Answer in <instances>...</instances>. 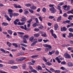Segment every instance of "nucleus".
I'll list each match as a JSON object with an SVG mask.
<instances>
[{"label":"nucleus","mask_w":73,"mask_h":73,"mask_svg":"<svg viewBox=\"0 0 73 73\" xmlns=\"http://www.w3.org/2000/svg\"><path fill=\"white\" fill-rule=\"evenodd\" d=\"M60 70H56L54 71L55 73H60Z\"/></svg>","instance_id":"nucleus-27"},{"label":"nucleus","mask_w":73,"mask_h":73,"mask_svg":"<svg viewBox=\"0 0 73 73\" xmlns=\"http://www.w3.org/2000/svg\"><path fill=\"white\" fill-rule=\"evenodd\" d=\"M64 57L66 58H71V56H70V55L68 54L67 53L64 54Z\"/></svg>","instance_id":"nucleus-4"},{"label":"nucleus","mask_w":73,"mask_h":73,"mask_svg":"<svg viewBox=\"0 0 73 73\" xmlns=\"http://www.w3.org/2000/svg\"><path fill=\"white\" fill-rule=\"evenodd\" d=\"M66 34H63L62 35V37H64V38H66Z\"/></svg>","instance_id":"nucleus-41"},{"label":"nucleus","mask_w":73,"mask_h":73,"mask_svg":"<svg viewBox=\"0 0 73 73\" xmlns=\"http://www.w3.org/2000/svg\"><path fill=\"white\" fill-rule=\"evenodd\" d=\"M68 66H73V64L71 62H68Z\"/></svg>","instance_id":"nucleus-19"},{"label":"nucleus","mask_w":73,"mask_h":73,"mask_svg":"<svg viewBox=\"0 0 73 73\" xmlns=\"http://www.w3.org/2000/svg\"><path fill=\"white\" fill-rule=\"evenodd\" d=\"M17 33L19 35H24V33L21 32H18Z\"/></svg>","instance_id":"nucleus-24"},{"label":"nucleus","mask_w":73,"mask_h":73,"mask_svg":"<svg viewBox=\"0 0 73 73\" xmlns=\"http://www.w3.org/2000/svg\"><path fill=\"white\" fill-rule=\"evenodd\" d=\"M50 71H51L52 72H54V71H55V70H54V69L52 68H50Z\"/></svg>","instance_id":"nucleus-55"},{"label":"nucleus","mask_w":73,"mask_h":73,"mask_svg":"<svg viewBox=\"0 0 73 73\" xmlns=\"http://www.w3.org/2000/svg\"><path fill=\"white\" fill-rule=\"evenodd\" d=\"M63 58H60V56L57 57L55 59V60H57V62H58V63L60 64V63H61V61L60 60H63Z\"/></svg>","instance_id":"nucleus-3"},{"label":"nucleus","mask_w":73,"mask_h":73,"mask_svg":"<svg viewBox=\"0 0 73 73\" xmlns=\"http://www.w3.org/2000/svg\"><path fill=\"white\" fill-rule=\"evenodd\" d=\"M2 26H6L8 25V24L7 23L4 22L2 23Z\"/></svg>","instance_id":"nucleus-18"},{"label":"nucleus","mask_w":73,"mask_h":73,"mask_svg":"<svg viewBox=\"0 0 73 73\" xmlns=\"http://www.w3.org/2000/svg\"><path fill=\"white\" fill-rule=\"evenodd\" d=\"M49 7H50L53 8V7H54V5L50 4V5H49Z\"/></svg>","instance_id":"nucleus-57"},{"label":"nucleus","mask_w":73,"mask_h":73,"mask_svg":"<svg viewBox=\"0 0 73 73\" xmlns=\"http://www.w3.org/2000/svg\"><path fill=\"white\" fill-rule=\"evenodd\" d=\"M54 27L55 31H57V28H58V25H57V24H55L54 26Z\"/></svg>","instance_id":"nucleus-11"},{"label":"nucleus","mask_w":73,"mask_h":73,"mask_svg":"<svg viewBox=\"0 0 73 73\" xmlns=\"http://www.w3.org/2000/svg\"><path fill=\"white\" fill-rule=\"evenodd\" d=\"M42 11L43 12H46V8L45 7L43 8L42 9Z\"/></svg>","instance_id":"nucleus-32"},{"label":"nucleus","mask_w":73,"mask_h":73,"mask_svg":"<svg viewBox=\"0 0 73 73\" xmlns=\"http://www.w3.org/2000/svg\"><path fill=\"white\" fill-rule=\"evenodd\" d=\"M24 27L23 26H21L20 27V28H21V29H25L26 31L27 30V25H24Z\"/></svg>","instance_id":"nucleus-6"},{"label":"nucleus","mask_w":73,"mask_h":73,"mask_svg":"<svg viewBox=\"0 0 73 73\" xmlns=\"http://www.w3.org/2000/svg\"><path fill=\"white\" fill-rule=\"evenodd\" d=\"M70 6L69 5H68L66 9H64V10H65V11H68V10H69V9H70Z\"/></svg>","instance_id":"nucleus-15"},{"label":"nucleus","mask_w":73,"mask_h":73,"mask_svg":"<svg viewBox=\"0 0 73 73\" xmlns=\"http://www.w3.org/2000/svg\"><path fill=\"white\" fill-rule=\"evenodd\" d=\"M47 47L49 49L52 48V46H50V45H47Z\"/></svg>","instance_id":"nucleus-35"},{"label":"nucleus","mask_w":73,"mask_h":73,"mask_svg":"<svg viewBox=\"0 0 73 73\" xmlns=\"http://www.w3.org/2000/svg\"><path fill=\"white\" fill-rule=\"evenodd\" d=\"M25 22H23L21 23L20 22H18L17 24L18 25H24V24H25Z\"/></svg>","instance_id":"nucleus-10"},{"label":"nucleus","mask_w":73,"mask_h":73,"mask_svg":"<svg viewBox=\"0 0 73 73\" xmlns=\"http://www.w3.org/2000/svg\"><path fill=\"white\" fill-rule=\"evenodd\" d=\"M43 41H44V42H48V41H49V40H43Z\"/></svg>","instance_id":"nucleus-63"},{"label":"nucleus","mask_w":73,"mask_h":73,"mask_svg":"<svg viewBox=\"0 0 73 73\" xmlns=\"http://www.w3.org/2000/svg\"><path fill=\"white\" fill-rule=\"evenodd\" d=\"M69 31L71 32H73V29L72 28H70L69 29Z\"/></svg>","instance_id":"nucleus-43"},{"label":"nucleus","mask_w":73,"mask_h":73,"mask_svg":"<svg viewBox=\"0 0 73 73\" xmlns=\"http://www.w3.org/2000/svg\"><path fill=\"white\" fill-rule=\"evenodd\" d=\"M21 45H22V46H25V47H27V45L25 44H23V43L21 44Z\"/></svg>","instance_id":"nucleus-48"},{"label":"nucleus","mask_w":73,"mask_h":73,"mask_svg":"<svg viewBox=\"0 0 73 73\" xmlns=\"http://www.w3.org/2000/svg\"><path fill=\"white\" fill-rule=\"evenodd\" d=\"M47 25L48 26H49L50 27V26H51V25H52V24L50 22H48L47 23Z\"/></svg>","instance_id":"nucleus-62"},{"label":"nucleus","mask_w":73,"mask_h":73,"mask_svg":"<svg viewBox=\"0 0 73 73\" xmlns=\"http://www.w3.org/2000/svg\"><path fill=\"white\" fill-rule=\"evenodd\" d=\"M20 37H21V38H23V39H24L25 38H28V37H29V36L28 35H25L24 36H23V35H21Z\"/></svg>","instance_id":"nucleus-8"},{"label":"nucleus","mask_w":73,"mask_h":73,"mask_svg":"<svg viewBox=\"0 0 73 73\" xmlns=\"http://www.w3.org/2000/svg\"><path fill=\"white\" fill-rule=\"evenodd\" d=\"M13 45L16 48H17V47H18V46H17V44L16 43H13Z\"/></svg>","instance_id":"nucleus-31"},{"label":"nucleus","mask_w":73,"mask_h":73,"mask_svg":"<svg viewBox=\"0 0 73 73\" xmlns=\"http://www.w3.org/2000/svg\"><path fill=\"white\" fill-rule=\"evenodd\" d=\"M5 17L6 18L7 20L8 21H11V18H10L8 17V16L7 15H5Z\"/></svg>","instance_id":"nucleus-17"},{"label":"nucleus","mask_w":73,"mask_h":73,"mask_svg":"<svg viewBox=\"0 0 73 73\" xmlns=\"http://www.w3.org/2000/svg\"><path fill=\"white\" fill-rule=\"evenodd\" d=\"M49 49L48 48H46L44 49V51L46 52H48V51H49Z\"/></svg>","instance_id":"nucleus-45"},{"label":"nucleus","mask_w":73,"mask_h":73,"mask_svg":"<svg viewBox=\"0 0 73 73\" xmlns=\"http://www.w3.org/2000/svg\"><path fill=\"white\" fill-rule=\"evenodd\" d=\"M60 6V5H58V7L57 8V9H58V10H61V7Z\"/></svg>","instance_id":"nucleus-47"},{"label":"nucleus","mask_w":73,"mask_h":73,"mask_svg":"<svg viewBox=\"0 0 73 73\" xmlns=\"http://www.w3.org/2000/svg\"><path fill=\"white\" fill-rule=\"evenodd\" d=\"M68 15H67V14H66V13H64L63 15V16L64 17H66Z\"/></svg>","instance_id":"nucleus-61"},{"label":"nucleus","mask_w":73,"mask_h":73,"mask_svg":"<svg viewBox=\"0 0 73 73\" xmlns=\"http://www.w3.org/2000/svg\"><path fill=\"white\" fill-rule=\"evenodd\" d=\"M0 50H1V52H4V53H5V50H4V49L3 48H1V49Z\"/></svg>","instance_id":"nucleus-39"},{"label":"nucleus","mask_w":73,"mask_h":73,"mask_svg":"<svg viewBox=\"0 0 73 73\" xmlns=\"http://www.w3.org/2000/svg\"><path fill=\"white\" fill-rule=\"evenodd\" d=\"M29 12H30V13H33V11L31 9H29Z\"/></svg>","instance_id":"nucleus-46"},{"label":"nucleus","mask_w":73,"mask_h":73,"mask_svg":"<svg viewBox=\"0 0 73 73\" xmlns=\"http://www.w3.org/2000/svg\"><path fill=\"white\" fill-rule=\"evenodd\" d=\"M67 28H66V27H64L62 28H61L60 30L62 32H63V31H67Z\"/></svg>","instance_id":"nucleus-7"},{"label":"nucleus","mask_w":73,"mask_h":73,"mask_svg":"<svg viewBox=\"0 0 73 73\" xmlns=\"http://www.w3.org/2000/svg\"><path fill=\"white\" fill-rule=\"evenodd\" d=\"M37 26H40V24H39V22H38V19H37Z\"/></svg>","instance_id":"nucleus-36"},{"label":"nucleus","mask_w":73,"mask_h":73,"mask_svg":"<svg viewBox=\"0 0 73 73\" xmlns=\"http://www.w3.org/2000/svg\"><path fill=\"white\" fill-rule=\"evenodd\" d=\"M38 69L39 70H42V68L40 66H38Z\"/></svg>","instance_id":"nucleus-50"},{"label":"nucleus","mask_w":73,"mask_h":73,"mask_svg":"<svg viewBox=\"0 0 73 73\" xmlns=\"http://www.w3.org/2000/svg\"><path fill=\"white\" fill-rule=\"evenodd\" d=\"M25 5L26 6V7H30L31 5L30 3H29L25 4Z\"/></svg>","instance_id":"nucleus-40"},{"label":"nucleus","mask_w":73,"mask_h":73,"mask_svg":"<svg viewBox=\"0 0 73 73\" xmlns=\"http://www.w3.org/2000/svg\"><path fill=\"white\" fill-rule=\"evenodd\" d=\"M69 35L70 37H73V34L72 33H69Z\"/></svg>","instance_id":"nucleus-52"},{"label":"nucleus","mask_w":73,"mask_h":73,"mask_svg":"<svg viewBox=\"0 0 73 73\" xmlns=\"http://www.w3.org/2000/svg\"><path fill=\"white\" fill-rule=\"evenodd\" d=\"M36 26L37 23H36L33 24V27H36Z\"/></svg>","instance_id":"nucleus-54"},{"label":"nucleus","mask_w":73,"mask_h":73,"mask_svg":"<svg viewBox=\"0 0 73 73\" xmlns=\"http://www.w3.org/2000/svg\"><path fill=\"white\" fill-rule=\"evenodd\" d=\"M39 29H42L44 28V27L42 26H40V27H39Z\"/></svg>","instance_id":"nucleus-56"},{"label":"nucleus","mask_w":73,"mask_h":73,"mask_svg":"<svg viewBox=\"0 0 73 73\" xmlns=\"http://www.w3.org/2000/svg\"><path fill=\"white\" fill-rule=\"evenodd\" d=\"M23 10L22 9H20L19 10V13H22V12H23Z\"/></svg>","instance_id":"nucleus-59"},{"label":"nucleus","mask_w":73,"mask_h":73,"mask_svg":"<svg viewBox=\"0 0 73 73\" xmlns=\"http://www.w3.org/2000/svg\"><path fill=\"white\" fill-rule=\"evenodd\" d=\"M27 20V19L25 17H22V19L21 20V21L22 22L23 21H25Z\"/></svg>","instance_id":"nucleus-12"},{"label":"nucleus","mask_w":73,"mask_h":73,"mask_svg":"<svg viewBox=\"0 0 73 73\" xmlns=\"http://www.w3.org/2000/svg\"><path fill=\"white\" fill-rule=\"evenodd\" d=\"M27 58L25 57H21L20 58V61H24V60H25V59Z\"/></svg>","instance_id":"nucleus-14"},{"label":"nucleus","mask_w":73,"mask_h":73,"mask_svg":"<svg viewBox=\"0 0 73 73\" xmlns=\"http://www.w3.org/2000/svg\"><path fill=\"white\" fill-rule=\"evenodd\" d=\"M52 35L53 36L54 38H57V35L56 34H53Z\"/></svg>","instance_id":"nucleus-30"},{"label":"nucleus","mask_w":73,"mask_h":73,"mask_svg":"<svg viewBox=\"0 0 73 73\" xmlns=\"http://www.w3.org/2000/svg\"><path fill=\"white\" fill-rule=\"evenodd\" d=\"M42 60L43 61H44L45 62H47V60L46 59V58H45V57H43L42 58Z\"/></svg>","instance_id":"nucleus-29"},{"label":"nucleus","mask_w":73,"mask_h":73,"mask_svg":"<svg viewBox=\"0 0 73 73\" xmlns=\"http://www.w3.org/2000/svg\"><path fill=\"white\" fill-rule=\"evenodd\" d=\"M54 17L50 16H49V19H53Z\"/></svg>","instance_id":"nucleus-53"},{"label":"nucleus","mask_w":73,"mask_h":73,"mask_svg":"<svg viewBox=\"0 0 73 73\" xmlns=\"http://www.w3.org/2000/svg\"><path fill=\"white\" fill-rule=\"evenodd\" d=\"M64 4V2H62L60 3H59L58 4V5H59L60 6H61L62 5H63V4Z\"/></svg>","instance_id":"nucleus-33"},{"label":"nucleus","mask_w":73,"mask_h":73,"mask_svg":"<svg viewBox=\"0 0 73 73\" xmlns=\"http://www.w3.org/2000/svg\"><path fill=\"white\" fill-rule=\"evenodd\" d=\"M61 64H63L64 65V64H66V62L65 61L62 62L61 63Z\"/></svg>","instance_id":"nucleus-64"},{"label":"nucleus","mask_w":73,"mask_h":73,"mask_svg":"<svg viewBox=\"0 0 73 73\" xmlns=\"http://www.w3.org/2000/svg\"><path fill=\"white\" fill-rule=\"evenodd\" d=\"M70 25H68L67 26L68 28H69V27H73V23H71L70 24Z\"/></svg>","instance_id":"nucleus-25"},{"label":"nucleus","mask_w":73,"mask_h":73,"mask_svg":"<svg viewBox=\"0 0 73 73\" xmlns=\"http://www.w3.org/2000/svg\"><path fill=\"white\" fill-rule=\"evenodd\" d=\"M38 19L40 21H42V17H38Z\"/></svg>","instance_id":"nucleus-38"},{"label":"nucleus","mask_w":73,"mask_h":73,"mask_svg":"<svg viewBox=\"0 0 73 73\" xmlns=\"http://www.w3.org/2000/svg\"><path fill=\"white\" fill-rule=\"evenodd\" d=\"M6 37L7 38H11V36H9V34H8L7 35Z\"/></svg>","instance_id":"nucleus-51"},{"label":"nucleus","mask_w":73,"mask_h":73,"mask_svg":"<svg viewBox=\"0 0 73 73\" xmlns=\"http://www.w3.org/2000/svg\"><path fill=\"white\" fill-rule=\"evenodd\" d=\"M32 21V19H31L29 21H27V23H29L27 25V27H30V25L31 24V21Z\"/></svg>","instance_id":"nucleus-9"},{"label":"nucleus","mask_w":73,"mask_h":73,"mask_svg":"<svg viewBox=\"0 0 73 73\" xmlns=\"http://www.w3.org/2000/svg\"><path fill=\"white\" fill-rule=\"evenodd\" d=\"M8 13L10 17L12 18L13 16V10L11 9H9L8 10Z\"/></svg>","instance_id":"nucleus-2"},{"label":"nucleus","mask_w":73,"mask_h":73,"mask_svg":"<svg viewBox=\"0 0 73 73\" xmlns=\"http://www.w3.org/2000/svg\"><path fill=\"white\" fill-rule=\"evenodd\" d=\"M67 13L68 14L69 13H72V14H73V12L72 11H69L68 12H67Z\"/></svg>","instance_id":"nucleus-49"},{"label":"nucleus","mask_w":73,"mask_h":73,"mask_svg":"<svg viewBox=\"0 0 73 73\" xmlns=\"http://www.w3.org/2000/svg\"><path fill=\"white\" fill-rule=\"evenodd\" d=\"M50 11H51V13H54L55 12H56V9L54 7H53L52 8H51L50 9Z\"/></svg>","instance_id":"nucleus-5"},{"label":"nucleus","mask_w":73,"mask_h":73,"mask_svg":"<svg viewBox=\"0 0 73 73\" xmlns=\"http://www.w3.org/2000/svg\"><path fill=\"white\" fill-rule=\"evenodd\" d=\"M61 20V16H60L57 19V21H60V20Z\"/></svg>","instance_id":"nucleus-28"},{"label":"nucleus","mask_w":73,"mask_h":73,"mask_svg":"<svg viewBox=\"0 0 73 73\" xmlns=\"http://www.w3.org/2000/svg\"><path fill=\"white\" fill-rule=\"evenodd\" d=\"M22 67L23 69H25V68H26V65H25V64H23L22 66Z\"/></svg>","instance_id":"nucleus-42"},{"label":"nucleus","mask_w":73,"mask_h":73,"mask_svg":"<svg viewBox=\"0 0 73 73\" xmlns=\"http://www.w3.org/2000/svg\"><path fill=\"white\" fill-rule=\"evenodd\" d=\"M9 64H14L15 63V61L13 60L9 61Z\"/></svg>","instance_id":"nucleus-22"},{"label":"nucleus","mask_w":73,"mask_h":73,"mask_svg":"<svg viewBox=\"0 0 73 73\" xmlns=\"http://www.w3.org/2000/svg\"><path fill=\"white\" fill-rule=\"evenodd\" d=\"M46 64L47 65H48V66H50V65H52V63H49V62H48L46 63Z\"/></svg>","instance_id":"nucleus-34"},{"label":"nucleus","mask_w":73,"mask_h":73,"mask_svg":"<svg viewBox=\"0 0 73 73\" xmlns=\"http://www.w3.org/2000/svg\"><path fill=\"white\" fill-rule=\"evenodd\" d=\"M29 68L30 69V70H32L33 69V67L31 66H29Z\"/></svg>","instance_id":"nucleus-58"},{"label":"nucleus","mask_w":73,"mask_h":73,"mask_svg":"<svg viewBox=\"0 0 73 73\" xmlns=\"http://www.w3.org/2000/svg\"><path fill=\"white\" fill-rule=\"evenodd\" d=\"M7 45H8L9 47H11V45H12L11 43L9 42H7Z\"/></svg>","instance_id":"nucleus-26"},{"label":"nucleus","mask_w":73,"mask_h":73,"mask_svg":"<svg viewBox=\"0 0 73 73\" xmlns=\"http://www.w3.org/2000/svg\"><path fill=\"white\" fill-rule=\"evenodd\" d=\"M29 73H32L33 72V73H37V71L36 70L33 69L31 71H29Z\"/></svg>","instance_id":"nucleus-13"},{"label":"nucleus","mask_w":73,"mask_h":73,"mask_svg":"<svg viewBox=\"0 0 73 73\" xmlns=\"http://www.w3.org/2000/svg\"><path fill=\"white\" fill-rule=\"evenodd\" d=\"M69 42L71 44H73V40H69Z\"/></svg>","instance_id":"nucleus-60"},{"label":"nucleus","mask_w":73,"mask_h":73,"mask_svg":"<svg viewBox=\"0 0 73 73\" xmlns=\"http://www.w3.org/2000/svg\"><path fill=\"white\" fill-rule=\"evenodd\" d=\"M34 37L33 36H32L29 38V40L31 42H34L31 44V46H33L35 45L36 43H37V39H34ZM34 39V40H33Z\"/></svg>","instance_id":"nucleus-1"},{"label":"nucleus","mask_w":73,"mask_h":73,"mask_svg":"<svg viewBox=\"0 0 73 73\" xmlns=\"http://www.w3.org/2000/svg\"><path fill=\"white\" fill-rule=\"evenodd\" d=\"M41 36H42L44 37H46L47 36L46 34V33H44V34L42 35Z\"/></svg>","instance_id":"nucleus-37"},{"label":"nucleus","mask_w":73,"mask_h":73,"mask_svg":"<svg viewBox=\"0 0 73 73\" xmlns=\"http://www.w3.org/2000/svg\"><path fill=\"white\" fill-rule=\"evenodd\" d=\"M19 15L18 13H13V16H18Z\"/></svg>","instance_id":"nucleus-44"},{"label":"nucleus","mask_w":73,"mask_h":73,"mask_svg":"<svg viewBox=\"0 0 73 73\" xmlns=\"http://www.w3.org/2000/svg\"><path fill=\"white\" fill-rule=\"evenodd\" d=\"M30 8L32 9H36V7L34 6H33L31 7Z\"/></svg>","instance_id":"nucleus-21"},{"label":"nucleus","mask_w":73,"mask_h":73,"mask_svg":"<svg viewBox=\"0 0 73 73\" xmlns=\"http://www.w3.org/2000/svg\"><path fill=\"white\" fill-rule=\"evenodd\" d=\"M7 31L8 33H9V34L10 35H11L12 34L13 32L11 30H9Z\"/></svg>","instance_id":"nucleus-16"},{"label":"nucleus","mask_w":73,"mask_h":73,"mask_svg":"<svg viewBox=\"0 0 73 73\" xmlns=\"http://www.w3.org/2000/svg\"><path fill=\"white\" fill-rule=\"evenodd\" d=\"M29 13V11L27 10V9H26L25 10L24 12L25 15H27Z\"/></svg>","instance_id":"nucleus-23"},{"label":"nucleus","mask_w":73,"mask_h":73,"mask_svg":"<svg viewBox=\"0 0 73 73\" xmlns=\"http://www.w3.org/2000/svg\"><path fill=\"white\" fill-rule=\"evenodd\" d=\"M11 69H15L17 68V66H13L11 67Z\"/></svg>","instance_id":"nucleus-20"}]
</instances>
